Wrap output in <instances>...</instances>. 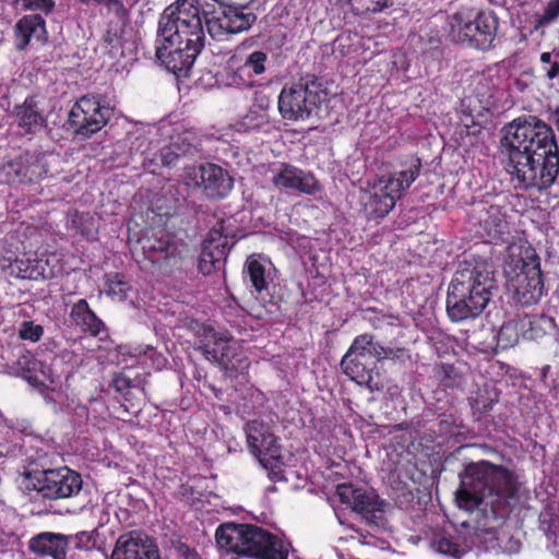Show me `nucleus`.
I'll return each instance as SVG.
<instances>
[{
    "label": "nucleus",
    "mask_w": 559,
    "mask_h": 559,
    "mask_svg": "<svg viewBox=\"0 0 559 559\" xmlns=\"http://www.w3.org/2000/svg\"><path fill=\"white\" fill-rule=\"evenodd\" d=\"M501 153L509 173L525 188L546 190L559 175V147L552 128L538 119H515L503 128Z\"/></svg>",
    "instance_id": "obj_1"
},
{
    "label": "nucleus",
    "mask_w": 559,
    "mask_h": 559,
    "mask_svg": "<svg viewBox=\"0 0 559 559\" xmlns=\"http://www.w3.org/2000/svg\"><path fill=\"white\" fill-rule=\"evenodd\" d=\"M456 503L460 509L474 511L483 503L490 506L493 518L515 498L518 485L513 473L502 465L488 461L468 463L460 474Z\"/></svg>",
    "instance_id": "obj_2"
},
{
    "label": "nucleus",
    "mask_w": 559,
    "mask_h": 559,
    "mask_svg": "<svg viewBox=\"0 0 559 559\" xmlns=\"http://www.w3.org/2000/svg\"><path fill=\"white\" fill-rule=\"evenodd\" d=\"M486 262H464L448 287L447 313L451 321L475 319L487 307L495 287L493 272Z\"/></svg>",
    "instance_id": "obj_3"
},
{
    "label": "nucleus",
    "mask_w": 559,
    "mask_h": 559,
    "mask_svg": "<svg viewBox=\"0 0 559 559\" xmlns=\"http://www.w3.org/2000/svg\"><path fill=\"white\" fill-rule=\"evenodd\" d=\"M217 545L226 551L255 559H288V543L270 531L248 523H223L215 532Z\"/></svg>",
    "instance_id": "obj_4"
},
{
    "label": "nucleus",
    "mask_w": 559,
    "mask_h": 559,
    "mask_svg": "<svg viewBox=\"0 0 559 559\" xmlns=\"http://www.w3.org/2000/svg\"><path fill=\"white\" fill-rule=\"evenodd\" d=\"M205 44L203 25L157 29L155 56L175 75H187Z\"/></svg>",
    "instance_id": "obj_5"
},
{
    "label": "nucleus",
    "mask_w": 559,
    "mask_h": 559,
    "mask_svg": "<svg viewBox=\"0 0 559 559\" xmlns=\"http://www.w3.org/2000/svg\"><path fill=\"white\" fill-rule=\"evenodd\" d=\"M402 169L378 180L379 187L367 193L362 202V211L368 221H382L395 207L413 182L419 177L421 159L416 155L408 156L401 163Z\"/></svg>",
    "instance_id": "obj_6"
},
{
    "label": "nucleus",
    "mask_w": 559,
    "mask_h": 559,
    "mask_svg": "<svg viewBox=\"0 0 559 559\" xmlns=\"http://www.w3.org/2000/svg\"><path fill=\"white\" fill-rule=\"evenodd\" d=\"M326 99L328 92L322 83L316 76L307 75L284 85L278 95L277 107L283 119L305 121L318 115Z\"/></svg>",
    "instance_id": "obj_7"
},
{
    "label": "nucleus",
    "mask_w": 559,
    "mask_h": 559,
    "mask_svg": "<svg viewBox=\"0 0 559 559\" xmlns=\"http://www.w3.org/2000/svg\"><path fill=\"white\" fill-rule=\"evenodd\" d=\"M450 36L472 48L487 50L497 36L499 20L495 12L462 7L450 16Z\"/></svg>",
    "instance_id": "obj_8"
},
{
    "label": "nucleus",
    "mask_w": 559,
    "mask_h": 559,
    "mask_svg": "<svg viewBox=\"0 0 559 559\" xmlns=\"http://www.w3.org/2000/svg\"><path fill=\"white\" fill-rule=\"evenodd\" d=\"M504 273L509 285L513 288L516 301L523 306H532L539 301L544 292V275L540 258L533 248L524 250L514 263H508Z\"/></svg>",
    "instance_id": "obj_9"
},
{
    "label": "nucleus",
    "mask_w": 559,
    "mask_h": 559,
    "mask_svg": "<svg viewBox=\"0 0 559 559\" xmlns=\"http://www.w3.org/2000/svg\"><path fill=\"white\" fill-rule=\"evenodd\" d=\"M82 485L81 474L68 466L28 472L22 480L24 490L36 491L37 495L49 500L76 496Z\"/></svg>",
    "instance_id": "obj_10"
},
{
    "label": "nucleus",
    "mask_w": 559,
    "mask_h": 559,
    "mask_svg": "<svg viewBox=\"0 0 559 559\" xmlns=\"http://www.w3.org/2000/svg\"><path fill=\"white\" fill-rule=\"evenodd\" d=\"M246 433L249 448L267 471L269 478L274 483L286 480L282 447L271 427L263 421L251 420L246 425Z\"/></svg>",
    "instance_id": "obj_11"
},
{
    "label": "nucleus",
    "mask_w": 559,
    "mask_h": 559,
    "mask_svg": "<svg viewBox=\"0 0 559 559\" xmlns=\"http://www.w3.org/2000/svg\"><path fill=\"white\" fill-rule=\"evenodd\" d=\"M373 335L364 333L357 335L341 360L342 371L359 385H366L370 391L380 390L372 378L377 369Z\"/></svg>",
    "instance_id": "obj_12"
},
{
    "label": "nucleus",
    "mask_w": 559,
    "mask_h": 559,
    "mask_svg": "<svg viewBox=\"0 0 559 559\" xmlns=\"http://www.w3.org/2000/svg\"><path fill=\"white\" fill-rule=\"evenodd\" d=\"M111 111L105 95L86 94L72 106L68 123L74 134L91 138L107 124Z\"/></svg>",
    "instance_id": "obj_13"
},
{
    "label": "nucleus",
    "mask_w": 559,
    "mask_h": 559,
    "mask_svg": "<svg viewBox=\"0 0 559 559\" xmlns=\"http://www.w3.org/2000/svg\"><path fill=\"white\" fill-rule=\"evenodd\" d=\"M183 180L187 186L201 189L211 200L226 198L234 187V179L228 171L213 163L185 167Z\"/></svg>",
    "instance_id": "obj_14"
},
{
    "label": "nucleus",
    "mask_w": 559,
    "mask_h": 559,
    "mask_svg": "<svg viewBox=\"0 0 559 559\" xmlns=\"http://www.w3.org/2000/svg\"><path fill=\"white\" fill-rule=\"evenodd\" d=\"M46 155L38 150L26 151L0 164V182L31 183L41 179L48 173Z\"/></svg>",
    "instance_id": "obj_15"
},
{
    "label": "nucleus",
    "mask_w": 559,
    "mask_h": 559,
    "mask_svg": "<svg viewBox=\"0 0 559 559\" xmlns=\"http://www.w3.org/2000/svg\"><path fill=\"white\" fill-rule=\"evenodd\" d=\"M219 5L218 10L204 13L207 32L213 39L223 40L228 35L247 31L257 20L252 12L245 13L235 7Z\"/></svg>",
    "instance_id": "obj_16"
},
{
    "label": "nucleus",
    "mask_w": 559,
    "mask_h": 559,
    "mask_svg": "<svg viewBox=\"0 0 559 559\" xmlns=\"http://www.w3.org/2000/svg\"><path fill=\"white\" fill-rule=\"evenodd\" d=\"M336 493L343 504L352 507L353 511L360 514L368 522L379 525L383 521L384 501L373 491L355 487L352 484H341Z\"/></svg>",
    "instance_id": "obj_17"
},
{
    "label": "nucleus",
    "mask_w": 559,
    "mask_h": 559,
    "mask_svg": "<svg viewBox=\"0 0 559 559\" xmlns=\"http://www.w3.org/2000/svg\"><path fill=\"white\" fill-rule=\"evenodd\" d=\"M272 182L276 188L314 195L321 191V185L316 176L292 164L282 163L274 174Z\"/></svg>",
    "instance_id": "obj_18"
},
{
    "label": "nucleus",
    "mask_w": 559,
    "mask_h": 559,
    "mask_svg": "<svg viewBox=\"0 0 559 559\" xmlns=\"http://www.w3.org/2000/svg\"><path fill=\"white\" fill-rule=\"evenodd\" d=\"M205 338L207 340L201 341L199 346L204 357L216 362L225 370L235 369L236 361H239V359L233 338L218 336L212 328L205 329Z\"/></svg>",
    "instance_id": "obj_19"
},
{
    "label": "nucleus",
    "mask_w": 559,
    "mask_h": 559,
    "mask_svg": "<svg viewBox=\"0 0 559 559\" xmlns=\"http://www.w3.org/2000/svg\"><path fill=\"white\" fill-rule=\"evenodd\" d=\"M481 205L478 217L481 236L496 245L508 242L511 230L503 207L497 204Z\"/></svg>",
    "instance_id": "obj_20"
},
{
    "label": "nucleus",
    "mask_w": 559,
    "mask_h": 559,
    "mask_svg": "<svg viewBox=\"0 0 559 559\" xmlns=\"http://www.w3.org/2000/svg\"><path fill=\"white\" fill-rule=\"evenodd\" d=\"M111 559H159V550L147 536L132 531L117 539Z\"/></svg>",
    "instance_id": "obj_21"
},
{
    "label": "nucleus",
    "mask_w": 559,
    "mask_h": 559,
    "mask_svg": "<svg viewBox=\"0 0 559 559\" xmlns=\"http://www.w3.org/2000/svg\"><path fill=\"white\" fill-rule=\"evenodd\" d=\"M177 25L192 28L195 25H203L197 0H178L164 10L158 21V28Z\"/></svg>",
    "instance_id": "obj_22"
},
{
    "label": "nucleus",
    "mask_w": 559,
    "mask_h": 559,
    "mask_svg": "<svg viewBox=\"0 0 559 559\" xmlns=\"http://www.w3.org/2000/svg\"><path fill=\"white\" fill-rule=\"evenodd\" d=\"M229 251L227 237L217 230H212L202 245L199 257V270L210 275L225 262Z\"/></svg>",
    "instance_id": "obj_23"
},
{
    "label": "nucleus",
    "mask_w": 559,
    "mask_h": 559,
    "mask_svg": "<svg viewBox=\"0 0 559 559\" xmlns=\"http://www.w3.org/2000/svg\"><path fill=\"white\" fill-rule=\"evenodd\" d=\"M13 117L24 134H36L47 128V119L36 95H28L22 104L15 105Z\"/></svg>",
    "instance_id": "obj_24"
},
{
    "label": "nucleus",
    "mask_w": 559,
    "mask_h": 559,
    "mask_svg": "<svg viewBox=\"0 0 559 559\" xmlns=\"http://www.w3.org/2000/svg\"><path fill=\"white\" fill-rule=\"evenodd\" d=\"M70 544L71 537L64 534L41 532L29 539L28 548L33 554L40 557L67 559V551Z\"/></svg>",
    "instance_id": "obj_25"
},
{
    "label": "nucleus",
    "mask_w": 559,
    "mask_h": 559,
    "mask_svg": "<svg viewBox=\"0 0 559 559\" xmlns=\"http://www.w3.org/2000/svg\"><path fill=\"white\" fill-rule=\"evenodd\" d=\"M144 257L152 263H160L176 257L178 248L165 230L145 235L140 240Z\"/></svg>",
    "instance_id": "obj_26"
},
{
    "label": "nucleus",
    "mask_w": 559,
    "mask_h": 559,
    "mask_svg": "<svg viewBox=\"0 0 559 559\" xmlns=\"http://www.w3.org/2000/svg\"><path fill=\"white\" fill-rule=\"evenodd\" d=\"M46 34V21L41 15H24L14 26L15 49L23 51L27 48L33 37L41 39Z\"/></svg>",
    "instance_id": "obj_27"
},
{
    "label": "nucleus",
    "mask_w": 559,
    "mask_h": 559,
    "mask_svg": "<svg viewBox=\"0 0 559 559\" xmlns=\"http://www.w3.org/2000/svg\"><path fill=\"white\" fill-rule=\"evenodd\" d=\"M70 318L82 332L94 337L99 336L106 329L104 321L92 310L86 299H80L72 305Z\"/></svg>",
    "instance_id": "obj_28"
},
{
    "label": "nucleus",
    "mask_w": 559,
    "mask_h": 559,
    "mask_svg": "<svg viewBox=\"0 0 559 559\" xmlns=\"http://www.w3.org/2000/svg\"><path fill=\"white\" fill-rule=\"evenodd\" d=\"M243 278L249 281L257 297L269 289L270 282L272 281L266 272L265 264L258 254H251L247 258L243 265Z\"/></svg>",
    "instance_id": "obj_29"
},
{
    "label": "nucleus",
    "mask_w": 559,
    "mask_h": 559,
    "mask_svg": "<svg viewBox=\"0 0 559 559\" xmlns=\"http://www.w3.org/2000/svg\"><path fill=\"white\" fill-rule=\"evenodd\" d=\"M47 260L22 257L15 259L12 266L16 271V275L21 278L38 280L40 277L48 278L53 275L51 271H47Z\"/></svg>",
    "instance_id": "obj_30"
},
{
    "label": "nucleus",
    "mask_w": 559,
    "mask_h": 559,
    "mask_svg": "<svg viewBox=\"0 0 559 559\" xmlns=\"http://www.w3.org/2000/svg\"><path fill=\"white\" fill-rule=\"evenodd\" d=\"M522 337L520 329V319H513L504 322L497 334V343L503 348H510L516 345Z\"/></svg>",
    "instance_id": "obj_31"
},
{
    "label": "nucleus",
    "mask_w": 559,
    "mask_h": 559,
    "mask_svg": "<svg viewBox=\"0 0 559 559\" xmlns=\"http://www.w3.org/2000/svg\"><path fill=\"white\" fill-rule=\"evenodd\" d=\"M519 319L522 338L535 341L543 337L546 334V331L543 326L544 318L525 314L524 317Z\"/></svg>",
    "instance_id": "obj_32"
},
{
    "label": "nucleus",
    "mask_w": 559,
    "mask_h": 559,
    "mask_svg": "<svg viewBox=\"0 0 559 559\" xmlns=\"http://www.w3.org/2000/svg\"><path fill=\"white\" fill-rule=\"evenodd\" d=\"M130 284L124 280L121 273H111L106 275V293L108 296L119 301L126 300Z\"/></svg>",
    "instance_id": "obj_33"
},
{
    "label": "nucleus",
    "mask_w": 559,
    "mask_h": 559,
    "mask_svg": "<svg viewBox=\"0 0 559 559\" xmlns=\"http://www.w3.org/2000/svg\"><path fill=\"white\" fill-rule=\"evenodd\" d=\"M226 79L227 85L235 86L237 88H252L255 86L253 76L249 73L243 64L234 68L230 63Z\"/></svg>",
    "instance_id": "obj_34"
},
{
    "label": "nucleus",
    "mask_w": 559,
    "mask_h": 559,
    "mask_svg": "<svg viewBox=\"0 0 559 559\" xmlns=\"http://www.w3.org/2000/svg\"><path fill=\"white\" fill-rule=\"evenodd\" d=\"M438 376L444 388L456 389L462 388L464 384V376L454 365L442 364L439 367Z\"/></svg>",
    "instance_id": "obj_35"
},
{
    "label": "nucleus",
    "mask_w": 559,
    "mask_h": 559,
    "mask_svg": "<svg viewBox=\"0 0 559 559\" xmlns=\"http://www.w3.org/2000/svg\"><path fill=\"white\" fill-rule=\"evenodd\" d=\"M352 10L357 15L378 13L393 5V0H349Z\"/></svg>",
    "instance_id": "obj_36"
},
{
    "label": "nucleus",
    "mask_w": 559,
    "mask_h": 559,
    "mask_svg": "<svg viewBox=\"0 0 559 559\" xmlns=\"http://www.w3.org/2000/svg\"><path fill=\"white\" fill-rule=\"evenodd\" d=\"M269 62V56L266 52L262 50H254L250 52L245 61L243 66L249 71V73L254 78L258 75H262L266 71V63Z\"/></svg>",
    "instance_id": "obj_37"
},
{
    "label": "nucleus",
    "mask_w": 559,
    "mask_h": 559,
    "mask_svg": "<svg viewBox=\"0 0 559 559\" xmlns=\"http://www.w3.org/2000/svg\"><path fill=\"white\" fill-rule=\"evenodd\" d=\"M135 350L138 353L134 356H138L142 364L148 365L156 370H160L167 362L164 355L158 353L153 346L146 345Z\"/></svg>",
    "instance_id": "obj_38"
},
{
    "label": "nucleus",
    "mask_w": 559,
    "mask_h": 559,
    "mask_svg": "<svg viewBox=\"0 0 559 559\" xmlns=\"http://www.w3.org/2000/svg\"><path fill=\"white\" fill-rule=\"evenodd\" d=\"M73 227L85 238H93L96 234L95 219L90 213H78L72 218Z\"/></svg>",
    "instance_id": "obj_39"
},
{
    "label": "nucleus",
    "mask_w": 559,
    "mask_h": 559,
    "mask_svg": "<svg viewBox=\"0 0 559 559\" xmlns=\"http://www.w3.org/2000/svg\"><path fill=\"white\" fill-rule=\"evenodd\" d=\"M373 346L376 348V359L378 361L383 359L391 360H404L405 358H409L407 350L402 347H385L380 345L379 343L373 341Z\"/></svg>",
    "instance_id": "obj_40"
},
{
    "label": "nucleus",
    "mask_w": 559,
    "mask_h": 559,
    "mask_svg": "<svg viewBox=\"0 0 559 559\" xmlns=\"http://www.w3.org/2000/svg\"><path fill=\"white\" fill-rule=\"evenodd\" d=\"M132 371L133 370L131 368H126L122 372L114 378L112 383L116 391L124 394L128 392V390L138 388L140 385L141 381L131 377Z\"/></svg>",
    "instance_id": "obj_41"
},
{
    "label": "nucleus",
    "mask_w": 559,
    "mask_h": 559,
    "mask_svg": "<svg viewBox=\"0 0 559 559\" xmlns=\"http://www.w3.org/2000/svg\"><path fill=\"white\" fill-rule=\"evenodd\" d=\"M43 335L44 328L33 321H24L19 330V336L25 341L38 342Z\"/></svg>",
    "instance_id": "obj_42"
},
{
    "label": "nucleus",
    "mask_w": 559,
    "mask_h": 559,
    "mask_svg": "<svg viewBox=\"0 0 559 559\" xmlns=\"http://www.w3.org/2000/svg\"><path fill=\"white\" fill-rule=\"evenodd\" d=\"M21 3L24 10L39 11L45 15L53 12L56 3L55 0H16Z\"/></svg>",
    "instance_id": "obj_43"
},
{
    "label": "nucleus",
    "mask_w": 559,
    "mask_h": 559,
    "mask_svg": "<svg viewBox=\"0 0 559 559\" xmlns=\"http://www.w3.org/2000/svg\"><path fill=\"white\" fill-rule=\"evenodd\" d=\"M177 150L178 147L173 145L165 146L156 154V158L159 159L163 166L174 167L180 158V154Z\"/></svg>",
    "instance_id": "obj_44"
},
{
    "label": "nucleus",
    "mask_w": 559,
    "mask_h": 559,
    "mask_svg": "<svg viewBox=\"0 0 559 559\" xmlns=\"http://www.w3.org/2000/svg\"><path fill=\"white\" fill-rule=\"evenodd\" d=\"M559 16V0H550L542 15L536 20L537 26H545L555 21Z\"/></svg>",
    "instance_id": "obj_45"
},
{
    "label": "nucleus",
    "mask_w": 559,
    "mask_h": 559,
    "mask_svg": "<svg viewBox=\"0 0 559 559\" xmlns=\"http://www.w3.org/2000/svg\"><path fill=\"white\" fill-rule=\"evenodd\" d=\"M103 39L110 53L122 49V36L120 29L112 27L108 28Z\"/></svg>",
    "instance_id": "obj_46"
},
{
    "label": "nucleus",
    "mask_w": 559,
    "mask_h": 559,
    "mask_svg": "<svg viewBox=\"0 0 559 559\" xmlns=\"http://www.w3.org/2000/svg\"><path fill=\"white\" fill-rule=\"evenodd\" d=\"M71 537V543H74L75 548L88 550L95 546V540L91 533L79 532L74 535H67Z\"/></svg>",
    "instance_id": "obj_47"
},
{
    "label": "nucleus",
    "mask_w": 559,
    "mask_h": 559,
    "mask_svg": "<svg viewBox=\"0 0 559 559\" xmlns=\"http://www.w3.org/2000/svg\"><path fill=\"white\" fill-rule=\"evenodd\" d=\"M438 550L442 554L450 555L454 558H461L462 555L464 554L460 545L448 538H441L439 540Z\"/></svg>",
    "instance_id": "obj_48"
},
{
    "label": "nucleus",
    "mask_w": 559,
    "mask_h": 559,
    "mask_svg": "<svg viewBox=\"0 0 559 559\" xmlns=\"http://www.w3.org/2000/svg\"><path fill=\"white\" fill-rule=\"evenodd\" d=\"M176 552L180 559H201L195 548L190 547L185 543H179L176 546Z\"/></svg>",
    "instance_id": "obj_49"
},
{
    "label": "nucleus",
    "mask_w": 559,
    "mask_h": 559,
    "mask_svg": "<svg viewBox=\"0 0 559 559\" xmlns=\"http://www.w3.org/2000/svg\"><path fill=\"white\" fill-rule=\"evenodd\" d=\"M102 3L105 4L109 10L115 11L116 13L126 11L122 0H103Z\"/></svg>",
    "instance_id": "obj_50"
},
{
    "label": "nucleus",
    "mask_w": 559,
    "mask_h": 559,
    "mask_svg": "<svg viewBox=\"0 0 559 559\" xmlns=\"http://www.w3.org/2000/svg\"><path fill=\"white\" fill-rule=\"evenodd\" d=\"M544 70L546 72V76L549 80H554L559 74V62L558 61H554L551 64H549V68L544 67Z\"/></svg>",
    "instance_id": "obj_51"
},
{
    "label": "nucleus",
    "mask_w": 559,
    "mask_h": 559,
    "mask_svg": "<svg viewBox=\"0 0 559 559\" xmlns=\"http://www.w3.org/2000/svg\"><path fill=\"white\" fill-rule=\"evenodd\" d=\"M540 61L544 64V67L551 64L552 63V61H551V53L550 52H543L540 55Z\"/></svg>",
    "instance_id": "obj_52"
},
{
    "label": "nucleus",
    "mask_w": 559,
    "mask_h": 559,
    "mask_svg": "<svg viewBox=\"0 0 559 559\" xmlns=\"http://www.w3.org/2000/svg\"><path fill=\"white\" fill-rule=\"evenodd\" d=\"M269 104H270V100L267 97H262L261 98V104H260V107L261 108H267L269 107Z\"/></svg>",
    "instance_id": "obj_53"
}]
</instances>
